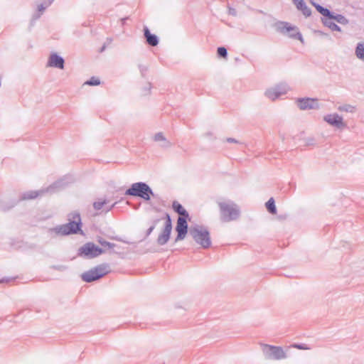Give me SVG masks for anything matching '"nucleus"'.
<instances>
[{"mask_svg": "<svg viewBox=\"0 0 364 364\" xmlns=\"http://www.w3.org/2000/svg\"><path fill=\"white\" fill-rule=\"evenodd\" d=\"M220 212V220L223 223L237 220L241 214L237 204L230 200L220 199L217 201Z\"/></svg>", "mask_w": 364, "mask_h": 364, "instance_id": "nucleus-1", "label": "nucleus"}, {"mask_svg": "<svg viewBox=\"0 0 364 364\" xmlns=\"http://www.w3.org/2000/svg\"><path fill=\"white\" fill-rule=\"evenodd\" d=\"M68 223L55 227L53 229L55 232L62 235L75 234L77 232L82 234V231L80 229L81 218L78 213H71L68 215Z\"/></svg>", "mask_w": 364, "mask_h": 364, "instance_id": "nucleus-2", "label": "nucleus"}, {"mask_svg": "<svg viewBox=\"0 0 364 364\" xmlns=\"http://www.w3.org/2000/svg\"><path fill=\"white\" fill-rule=\"evenodd\" d=\"M188 232L193 240L202 247L208 248L210 246V233L205 227L199 225H191Z\"/></svg>", "mask_w": 364, "mask_h": 364, "instance_id": "nucleus-3", "label": "nucleus"}, {"mask_svg": "<svg viewBox=\"0 0 364 364\" xmlns=\"http://www.w3.org/2000/svg\"><path fill=\"white\" fill-rule=\"evenodd\" d=\"M262 355L267 360H280L287 358V355L281 346H272L266 343L259 344Z\"/></svg>", "mask_w": 364, "mask_h": 364, "instance_id": "nucleus-4", "label": "nucleus"}, {"mask_svg": "<svg viewBox=\"0 0 364 364\" xmlns=\"http://www.w3.org/2000/svg\"><path fill=\"white\" fill-rule=\"evenodd\" d=\"M126 194L140 197L144 200H150V196L154 193L146 183L139 182L133 183L132 186L127 190Z\"/></svg>", "mask_w": 364, "mask_h": 364, "instance_id": "nucleus-5", "label": "nucleus"}, {"mask_svg": "<svg viewBox=\"0 0 364 364\" xmlns=\"http://www.w3.org/2000/svg\"><path fill=\"white\" fill-rule=\"evenodd\" d=\"M63 186H64V183L62 181H58L45 189H41L38 191H27L22 195L21 199V200L34 199L36 197H38V196H41L46 193H53L55 192L58 191L61 188H63Z\"/></svg>", "mask_w": 364, "mask_h": 364, "instance_id": "nucleus-6", "label": "nucleus"}, {"mask_svg": "<svg viewBox=\"0 0 364 364\" xmlns=\"http://www.w3.org/2000/svg\"><path fill=\"white\" fill-rule=\"evenodd\" d=\"M275 28L278 32L284 35H287L290 38L298 39L302 43H304L302 36L299 33L297 27L291 26L287 22L281 21L276 23Z\"/></svg>", "mask_w": 364, "mask_h": 364, "instance_id": "nucleus-7", "label": "nucleus"}, {"mask_svg": "<svg viewBox=\"0 0 364 364\" xmlns=\"http://www.w3.org/2000/svg\"><path fill=\"white\" fill-rule=\"evenodd\" d=\"M109 272V267L107 265L100 264L83 273L81 275V277L83 281L86 282H91L102 277Z\"/></svg>", "mask_w": 364, "mask_h": 364, "instance_id": "nucleus-8", "label": "nucleus"}, {"mask_svg": "<svg viewBox=\"0 0 364 364\" xmlns=\"http://www.w3.org/2000/svg\"><path fill=\"white\" fill-rule=\"evenodd\" d=\"M102 250L92 242L84 245L80 249V255L87 258H94L100 255Z\"/></svg>", "mask_w": 364, "mask_h": 364, "instance_id": "nucleus-9", "label": "nucleus"}, {"mask_svg": "<svg viewBox=\"0 0 364 364\" xmlns=\"http://www.w3.org/2000/svg\"><path fill=\"white\" fill-rule=\"evenodd\" d=\"M311 4L316 9V10L323 16L328 17L330 19H333L336 22L342 25H346L348 23V20L344 16L341 14L333 15L328 9H324L321 6L313 1H311Z\"/></svg>", "mask_w": 364, "mask_h": 364, "instance_id": "nucleus-10", "label": "nucleus"}, {"mask_svg": "<svg viewBox=\"0 0 364 364\" xmlns=\"http://www.w3.org/2000/svg\"><path fill=\"white\" fill-rule=\"evenodd\" d=\"M323 119L327 124L338 129H343L346 127L343 118L337 113L327 114L323 116Z\"/></svg>", "mask_w": 364, "mask_h": 364, "instance_id": "nucleus-11", "label": "nucleus"}, {"mask_svg": "<svg viewBox=\"0 0 364 364\" xmlns=\"http://www.w3.org/2000/svg\"><path fill=\"white\" fill-rule=\"evenodd\" d=\"M172 230L171 220L168 215L166 216V220L164 225V229L159 235L157 238V243L160 245H164L168 241Z\"/></svg>", "mask_w": 364, "mask_h": 364, "instance_id": "nucleus-12", "label": "nucleus"}, {"mask_svg": "<svg viewBox=\"0 0 364 364\" xmlns=\"http://www.w3.org/2000/svg\"><path fill=\"white\" fill-rule=\"evenodd\" d=\"M296 103L301 110L320 109L318 100L314 98H299L296 100Z\"/></svg>", "mask_w": 364, "mask_h": 364, "instance_id": "nucleus-13", "label": "nucleus"}, {"mask_svg": "<svg viewBox=\"0 0 364 364\" xmlns=\"http://www.w3.org/2000/svg\"><path fill=\"white\" fill-rule=\"evenodd\" d=\"M188 228L186 219L183 217H178L177 220V225L176 227L177 236L175 239V242H177L185 239L188 233Z\"/></svg>", "mask_w": 364, "mask_h": 364, "instance_id": "nucleus-14", "label": "nucleus"}, {"mask_svg": "<svg viewBox=\"0 0 364 364\" xmlns=\"http://www.w3.org/2000/svg\"><path fill=\"white\" fill-rule=\"evenodd\" d=\"M64 60L56 53H52L48 58L47 66L59 69L64 68Z\"/></svg>", "mask_w": 364, "mask_h": 364, "instance_id": "nucleus-15", "label": "nucleus"}, {"mask_svg": "<svg viewBox=\"0 0 364 364\" xmlns=\"http://www.w3.org/2000/svg\"><path fill=\"white\" fill-rule=\"evenodd\" d=\"M154 140L156 142L160 143V146L162 148H169L172 146V144L168 141L162 132H158L154 134Z\"/></svg>", "mask_w": 364, "mask_h": 364, "instance_id": "nucleus-16", "label": "nucleus"}, {"mask_svg": "<svg viewBox=\"0 0 364 364\" xmlns=\"http://www.w3.org/2000/svg\"><path fill=\"white\" fill-rule=\"evenodd\" d=\"M296 9L301 11L305 16L311 15V9L306 6L303 0H292Z\"/></svg>", "mask_w": 364, "mask_h": 364, "instance_id": "nucleus-17", "label": "nucleus"}, {"mask_svg": "<svg viewBox=\"0 0 364 364\" xmlns=\"http://www.w3.org/2000/svg\"><path fill=\"white\" fill-rule=\"evenodd\" d=\"M144 37L146 38V42L151 46H156L159 43L158 38L156 35L151 34L148 28L145 27L144 29Z\"/></svg>", "mask_w": 364, "mask_h": 364, "instance_id": "nucleus-18", "label": "nucleus"}, {"mask_svg": "<svg viewBox=\"0 0 364 364\" xmlns=\"http://www.w3.org/2000/svg\"><path fill=\"white\" fill-rule=\"evenodd\" d=\"M264 95L272 101H274L281 96L277 93V91L274 88V87H269L264 92Z\"/></svg>", "mask_w": 364, "mask_h": 364, "instance_id": "nucleus-19", "label": "nucleus"}, {"mask_svg": "<svg viewBox=\"0 0 364 364\" xmlns=\"http://www.w3.org/2000/svg\"><path fill=\"white\" fill-rule=\"evenodd\" d=\"M355 55L358 59L364 61V42H360L357 44Z\"/></svg>", "mask_w": 364, "mask_h": 364, "instance_id": "nucleus-20", "label": "nucleus"}, {"mask_svg": "<svg viewBox=\"0 0 364 364\" xmlns=\"http://www.w3.org/2000/svg\"><path fill=\"white\" fill-rule=\"evenodd\" d=\"M274 87L276 89V90L277 91V93H279V95L280 96L286 95L290 90L289 87L285 83H280V84L276 85Z\"/></svg>", "mask_w": 364, "mask_h": 364, "instance_id": "nucleus-21", "label": "nucleus"}, {"mask_svg": "<svg viewBox=\"0 0 364 364\" xmlns=\"http://www.w3.org/2000/svg\"><path fill=\"white\" fill-rule=\"evenodd\" d=\"M337 109L341 112L353 113L355 112V107L349 104L339 105Z\"/></svg>", "mask_w": 364, "mask_h": 364, "instance_id": "nucleus-22", "label": "nucleus"}, {"mask_svg": "<svg viewBox=\"0 0 364 364\" xmlns=\"http://www.w3.org/2000/svg\"><path fill=\"white\" fill-rule=\"evenodd\" d=\"M333 19H330L329 18H326V19H323L322 21H323V23L328 27L332 31H341V28L336 25L335 23H333L332 21Z\"/></svg>", "mask_w": 364, "mask_h": 364, "instance_id": "nucleus-23", "label": "nucleus"}, {"mask_svg": "<svg viewBox=\"0 0 364 364\" xmlns=\"http://www.w3.org/2000/svg\"><path fill=\"white\" fill-rule=\"evenodd\" d=\"M53 0H47L45 1L43 3H41L38 5V14L35 16L36 18H38L40 17L41 14L44 11V10L50 5Z\"/></svg>", "mask_w": 364, "mask_h": 364, "instance_id": "nucleus-24", "label": "nucleus"}, {"mask_svg": "<svg viewBox=\"0 0 364 364\" xmlns=\"http://www.w3.org/2000/svg\"><path fill=\"white\" fill-rule=\"evenodd\" d=\"M266 208L267 210L272 214L277 213V208L274 203V200L273 198H270L269 200L266 203Z\"/></svg>", "mask_w": 364, "mask_h": 364, "instance_id": "nucleus-25", "label": "nucleus"}, {"mask_svg": "<svg viewBox=\"0 0 364 364\" xmlns=\"http://www.w3.org/2000/svg\"><path fill=\"white\" fill-rule=\"evenodd\" d=\"M106 203H107L106 200L100 199L93 203V207L95 210H101L102 208L103 205H105Z\"/></svg>", "mask_w": 364, "mask_h": 364, "instance_id": "nucleus-26", "label": "nucleus"}, {"mask_svg": "<svg viewBox=\"0 0 364 364\" xmlns=\"http://www.w3.org/2000/svg\"><path fill=\"white\" fill-rule=\"evenodd\" d=\"M100 84V81L98 78L92 77L89 80L86 81L84 85L95 86L99 85Z\"/></svg>", "mask_w": 364, "mask_h": 364, "instance_id": "nucleus-27", "label": "nucleus"}, {"mask_svg": "<svg viewBox=\"0 0 364 364\" xmlns=\"http://www.w3.org/2000/svg\"><path fill=\"white\" fill-rule=\"evenodd\" d=\"M217 52H218V55H220L223 58L227 57V55H228L227 50L224 47L218 48Z\"/></svg>", "mask_w": 364, "mask_h": 364, "instance_id": "nucleus-28", "label": "nucleus"}, {"mask_svg": "<svg viewBox=\"0 0 364 364\" xmlns=\"http://www.w3.org/2000/svg\"><path fill=\"white\" fill-rule=\"evenodd\" d=\"M293 347L299 350H310L311 348L306 344H294Z\"/></svg>", "mask_w": 364, "mask_h": 364, "instance_id": "nucleus-29", "label": "nucleus"}, {"mask_svg": "<svg viewBox=\"0 0 364 364\" xmlns=\"http://www.w3.org/2000/svg\"><path fill=\"white\" fill-rule=\"evenodd\" d=\"M173 208L175 209V210L180 215V213H181V210H183V207L179 204V203H174L173 205Z\"/></svg>", "mask_w": 364, "mask_h": 364, "instance_id": "nucleus-30", "label": "nucleus"}, {"mask_svg": "<svg viewBox=\"0 0 364 364\" xmlns=\"http://www.w3.org/2000/svg\"><path fill=\"white\" fill-rule=\"evenodd\" d=\"M179 217H183L185 218L186 220L188 218L189 215H188V212L185 210V208H183V210H181V213H180V216Z\"/></svg>", "mask_w": 364, "mask_h": 364, "instance_id": "nucleus-31", "label": "nucleus"}, {"mask_svg": "<svg viewBox=\"0 0 364 364\" xmlns=\"http://www.w3.org/2000/svg\"><path fill=\"white\" fill-rule=\"evenodd\" d=\"M99 242L103 246H107L109 247H112L113 246L111 243L107 241L99 240Z\"/></svg>", "mask_w": 364, "mask_h": 364, "instance_id": "nucleus-32", "label": "nucleus"}, {"mask_svg": "<svg viewBox=\"0 0 364 364\" xmlns=\"http://www.w3.org/2000/svg\"><path fill=\"white\" fill-rule=\"evenodd\" d=\"M226 141L229 143H239L238 141L234 138H227Z\"/></svg>", "mask_w": 364, "mask_h": 364, "instance_id": "nucleus-33", "label": "nucleus"}, {"mask_svg": "<svg viewBox=\"0 0 364 364\" xmlns=\"http://www.w3.org/2000/svg\"><path fill=\"white\" fill-rule=\"evenodd\" d=\"M154 226H151L150 227L148 230H147V235H149V234H151V232L154 230Z\"/></svg>", "mask_w": 364, "mask_h": 364, "instance_id": "nucleus-34", "label": "nucleus"}, {"mask_svg": "<svg viewBox=\"0 0 364 364\" xmlns=\"http://www.w3.org/2000/svg\"><path fill=\"white\" fill-rule=\"evenodd\" d=\"M314 140L313 139H310L309 141H308V144H314Z\"/></svg>", "mask_w": 364, "mask_h": 364, "instance_id": "nucleus-35", "label": "nucleus"}, {"mask_svg": "<svg viewBox=\"0 0 364 364\" xmlns=\"http://www.w3.org/2000/svg\"><path fill=\"white\" fill-rule=\"evenodd\" d=\"M113 206H114V205H112L109 208H108V209L107 210V211L110 210Z\"/></svg>", "mask_w": 364, "mask_h": 364, "instance_id": "nucleus-36", "label": "nucleus"}]
</instances>
